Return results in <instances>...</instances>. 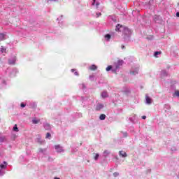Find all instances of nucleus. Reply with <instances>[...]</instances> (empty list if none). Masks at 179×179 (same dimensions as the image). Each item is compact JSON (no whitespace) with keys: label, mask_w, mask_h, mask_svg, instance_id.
<instances>
[{"label":"nucleus","mask_w":179,"mask_h":179,"mask_svg":"<svg viewBox=\"0 0 179 179\" xmlns=\"http://www.w3.org/2000/svg\"><path fill=\"white\" fill-rule=\"evenodd\" d=\"M115 30L117 31H122L123 34H124V41H127V43L129 41L131 34H132V31H131V29H129L128 27L117 24Z\"/></svg>","instance_id":"1"},{"label":"nucleus","mask_w":179,"mask_h":179,"mask_svg":"<svg viewBox=\"0 0 179 179\" xmlns=\"http://www.w3.org/2000/svg\"><path fill=\"white\" fill-rule=\"evenodd\" d=\"M122 65H124V60H118L117 62L114 63V66H108L106 68V71L110 72V71H111L113 73H117V72L121 69Z\"/></svg>","instance_id":"2"},{"label":"nucleus","mask_w":179,"mask_h":179,"mask_svg":"<svg viewBox=\"0 0 179 179\" xmlns=\"http://www.w3.org/2000/svg\"><path fill=\"white\" fill-rule=\"evenodd\" d=\"M153 20L155 23H158L159 24H160L163 22V18H162V16L160 15H155L153 17Z\"/></svg>","instance_id":"3"},{"label":"nucleus","mask_w":179,"mask_h":179,"mask_svg":"<svg viewBox=\"0 0 179 179\" xmlns=\"http://www.w3.org/2000/svg\"><path fill=\"white\" fill-rule=\"evenodd\" d=\"M55 149L57 153H64V152H65L64 148L60 145H55Z\"/></svg>","instance_id":"4"},{"label":"nucleus","mask_w":179,"mask_h":179,"mask_svg":"<svg viewBox=\"0 0 179 179\" xmlns=\"http://www.w3.org/2000/svg\"><path fill=\"white\" fill-rule=\"evenodd\" d=\"M138 72H139V67L131 69V70L130 71V75H138Z\"/></svg>","instance_id":"5"},{"label":"nucleus","mask_w":179,"mask_h":179,"mask_svg":"<svg viewBox=\"0 0 179 179\" xmlns=\"http://www.w3.org/2000/svg\"><path fill=\"white\" fill-rule=\"evenodd\" d=\"M104 108V105L100 103H96V111H100V110H103Z\"/></svg>","instance_id":"6"},{"label":"nucleus","mask_w":179,"mask_h":179,"mask_svg":"<svg viewBox=\"0 0 179 179\" xmlns=\"http://www.w3.org/2000/svg\"><path fill=\"white\" fill-rule=\"evenodd\" d=\"M15 63H16V57H13L8 59L9 65H15Z\"/></svg>","instance_id":"7"},{"label":"nucleus","mask_w":179,"mask_h":179,"mask_svg":"<svg viewBox=\"0 0 179 179\" xmlns=\"http://www.w3.org/2000/svg\"><path fill=\"white\" fill-rule=\"evenodd\" d=\"M92 5V6H95L96 9H99L100 3L99 1H96V0H93Z\"/></svg>","instance_id":"8"},{"label":"nucleus","mask_w":179,"mask_h":179,"mask_svg":"<svg viewBox=\"0 0 179 179\" xmlns=\"http://www.w3.org/2000/svg\"><path fill=\"white\" fill-rule=\"evenodd\" d=\"M3 40H6V32L0 33V41H3Z\"/></svg>","instance_id":"9"},{"label":"nucleus","mask_w":179,"mask_h":179,"mask_svg":"<svg viewBox=\"0 0 179 179\" xmlns=\"http://www.w3.org/2000/svg\"><path fill=\"white\" fill-rule=\"evenodd\" d=\"M145 104H152V99L148 96V94L145 95Z\"/></svg>","instance_id":"10"},{"label":"nucleus","mask_w":179,"mask_h":179,"mask_svg":"<svg viewBox=\"0 0 179 179\" xmlns=\"http://www.w3.org/2000/svg\"><path fill=\"white\" fill-rule=\"evenodd\" d=\"M43 127L45 131H50L51 130V125L48 123H43Z\"/></svg>","instance_id":"11"},{"label":"nucleus","mask_w":179,"mask_h":179,"mask_svg":"<svg viewBox=\"0 0 179 179\" xmlns=\"http://www.w3.org/2000/svg\"><path fill=\"white\" fill-rule=\"evenodd\" d=\"M161 76L162 78H166V76H169V72L166 70H162L161 71Z\"/></svg>","instance_id":"12"},{"label":"nucleus","mask_w":179,"mask_h":179,"mask_svg":"<svg viewBox=\"0 0 179 179\" xmlns=\"http://www.w3.org/2000/svg\"><path fill=\"white\" fill-rule=\"evenodd\" d=\"M36 142H37L38 143H43L44 142V141L41 140V136L38 135V137L36 138Z\"/></svg>","instance_id":"13"},{"label":"nucleus","mask_w":179,"mask_h":179,"mask_svg":"<svg viewBox=\"0 0 179 179\" xmlns=\"http://www.w3.org/2000/svg\"><path fill=\"white\" fill-rule=\"evenodd\" d=\"M7 166H8V163L4 161L3 164H0V168L2 169H6Z\"/></svg>","instance_id":"14"},{"label":"nucleus","mask_w":179,"mask_h":179,"mask_svg":"<svg viewBox=\"0 0 179 179\" xmlns=\"http://www.w3.org/2000/svg\"><path fill=\"white\" fill-rule=\"evenodd\" d=\"M89 69H90V71H96L97 69V66L92 64L89 67Z\"/></svg>","instance_id":"15"},{"label":"nucleus","mask_w":179,"mask_h":179,"mask_svg":"<svg viewBox=\"0 0 179 179\" xmlns=\"http://www.w3.org/2000/svg\"><path fill=\"white\" fill-rule=\"evenodd\" d=\"M101 96L103 99H106V97H108V94H107V92H103Z\"/></svg>","instance_id":"16"},{"label":"nucleus","mask_w":179,"mask_h":179,"mask_svg":"<svg viewBox=\"0 0 179 179\" xmlns=\"http://www.w3.org/2000/svg\"><path fill=\"white\" fill-rule=\"evenodd\" d=\"M119 155L122 156V157H127V152H125L124 151H120Z\"/></svg>","instance_id":"17"},{"label":"nucleus","mask_w":179,"mask_h":179,"mask_svg":"<svg viewBox=\"0 0 179 179\" xmlns=\"http://www.w3.org/2000/svg\"><path fill=\"white\" fill-rule=\"evenodd\" d=\"M111 39V35L108 34L106 35H105V40L106 41H110V40Z\"/></svg>","instance_id":"18"},{"label":"nucleus","mask_w":179,"mask_h":179,"mask_svg":"<svg viewBox=\"0 0 179 179\" xmlns=\"http://www.w3.org/2000/svg\"><path fill=\"white\" fill-rule=\"evenodd\" d=\"M160 54H162L161 51H156L154 52V57H155V58H158V55H160Z\"/></svg>","instance_id":"19"},{"label":"nucleus","mask_w":179,"mask_h":179,"mask_svg":"<svg viewBox=\"0 0 179 179\" xmlns=\"http://www.w3.org/2000/svg\"><path fill=\"white\" fill-rule=\"evenodd\" d=\"M38 122H40V119H36V118H34L33 120H32V123L33 124H38Z\"/></svg>","instance_id":"20"},{"label":"nucleus","mask_w":179,"mask_h":179,"mask_svg":"<svg viewBox=\"0 0 179 179\" xmlns=\"http://www.w3.org/2000/svg\"><path fill=\"white\" fill-rule=\"evenodd\" d=\"M110 151H108V150H105L103 152V156H104L105 157H107V156H108V155H110Z\"/></svg>","instance_id":"21"},{"label":"nucleus","mask_w":179,"mask_h":179,"mask_svg":"<svg viewBox=\"0 0 179 179\" xmlns=\"http://www.w3.org/2000/svg\"><path fill=\"white\" fill-rule=\"evenodd\" d=\"M99 120H101V121H104V120H106V115L105 114H101L99 116Z\"/></svg>","instance_id":"22"},{"label":"nucleus","mask_w":179,"mask_h":179,"mask_svg":"<svg viewBox=\"0 0 179 179\" xmlns=\"http://www.w3.org/2000/svg\"><path fill=\"white\" fill-rule=\"evenodd\" d=\"M0 83L3 86H6V81H5V80L0 79Z\"/></svg>","instance_id":"23"},{"label":"nucleus","mask_w":179,"mask_h":179,"mask_svg":"<svg viewBox=\"0 0 179 179\" xmlns=\"http://www.w3.org/2000/svg\"><path fill=\"white\" fill-rule=\"evenodd\" d=\"M80 89H83V90H85V89H86V85L85 84H80Z\"/></svg>","instance_id":"24"},{"label":"nucleus","mask_w":179,"mask_h":179,"mask_svg":"<svg viewBox=\"0 0 179 179\" xmlns=\"http://www.w3.org/2000/svg\"><path fill=\"white\" fill-rule=\"evenodd\" d=\"M13 131H15V132H19V129L17 128V126L16 124H15V126L13 127Z\"/></svg>","instance_id":"25"},{"label":"nucleus","mask_w":179,"mask_h":179,"mask_svg":"<svg viewBox=\"0 0 179 179\" xmlns=\"http://www.w3.org/2000/svg\"><path fill=\"white\" fill-rule=\"evenodd\" d=\"M164 108H166V110H170V108H171V106H170L169 104H165Z\"/></svg>","instance_id":"26"},{"label":"nucleus","mask_w":179,"mask_h":179,"mask_svg":"<svg viewBox=\"0 0 179 179\" xmlns=\"http://www.w3.org/2000/svg\"><path fill=\"white\" fill-rule=\"evenodd\" d=\"M5 141V137L2 136L0 134V143Z\"/></svg>","instance_id":"27"},{"label":"nucleus","mask_w":179,"mask_h":179,"mask_svg":"<svg viewBox=\"0 0 179 179\" xmlns=\"http://www.w3.org/2000/svg\"><path fill=\"white\" fill-rule=\"evenodd\" d=\"M46 151H47V149H43V148L39 149V153H44Z\"/></svg>","instance_id":"28"},{"label":"nucleus","mask_w":179,"mask_h":179,"mask_svg":"<svg viewBox=\"0 0 179 179\" xmlns=\"http://www.w3.org/2000/svg\"><path fill=\"white\" fill-rule=\"evenodd\" d=\"M100 157V155H99V153H96V155H95V157H94V160L95 161H97V160H99V157Z\"/></svg>","instance_id":"29"},{"label":"nucleus","mask_w":179,"mask_h":179,"mask_svg":"<svg viewBox=\"0 0 179 179\" xmlns=\"http://www.w3.org/2000/svg\"><path fill=\"white\" fill-rule=\"evenodd\" d=\"M46 139H51V134L50 133L46 134Z\"/></svg>","instance_id":"30"},{"label":"nucleus","mask_w":179,"mask_h":179,"mask_svg":"<svg viewBox=\"0 0 179 179\" xmlns=\"http://www.w3.org/2000/svg\"><path fill=\"white\" fill-rule=\"evenodd\" d=\"M153 2H154L153 0H150L149 2H148V5H149L150 6H152V5H153Z\"/></svg>","instance_id":"31"},{"label":"nucleus","mask_w":179,"mask_h":179,"mask_svg":"<svg viewBox=\"0 0 179 179\" xmlns=\"http://www.w3.org/2000/svg\"><path fill=\"white\" fill-rule=\"evenodd\" d=\"M3 174H5V171L0 169V177H2V176H3Z\"/></svg>","instance_id":"32"},{"label":"nucleus","mask_w":179,"mask_h":179,"mask_svg":"<svg viewBox=\"0 0 179 179\" xmlns=\"http://www.w3.org/2000/svg\"><path fill=\"white\" fill-rule=\"evenodd\" d=\"M118 176H120V173L118 172L113 173V176L114 177H118Z\"/></svg>","instance_id":"33"},{"label":"nucleus","mask_w":179,"mask_h":179,"mask_svg":"<svg viewBox=\"0 0 179 179\" xmlns=\"http://www.w3.org/2000/svg\"><path fill=\"white\" fill-rule=\"evenodd\" d=\"M122 134H123V138H127V136H128V133L127 132H123Z\"/></svg>","instance_id":"34"},{"label":"nucleus","mask_w":179,"mask_h":179,"mask_svg":"<svg viewBox=\"0 0 179 179\" xmlns=\"http://www.w3.org/2000/svg\"><path fill=\"white\" fill-rule=\"evenodd\" d=\"M1 52H5L6 51V49L1 46Z\"/></svg>","instance_id":"35"},{"label":"nucleus","mask_w":179,"mask_h":179,"mask_svg":"<svg viewBox=\"0 0 179 179\" xmlns=\"http://www.w3.org/2000/svg\"><path fill=\"white\" fill-rule=\"evenodd\" d=\"M17 72V69H14L12 70V73H16Z\"/></svg>","instance_id":"36"},{"label":"nucleus","mask_w":179,"mask_h":179,"mask_svg":"<svg viewBox=\"0 0 179 179\" xmlns=\"http://www.w3.org/2000/svg\"><path fill=\"white\" fill-rule=\"evenodd\" d=\"M97 17H100L101 16V13H96Z\"/></svg>","instance_id":"37"},{"label":"nucleus","mask_w":179,"mask_h":179,"mask_svg":"<svg viewBox=\"0 0 179 179\" xmlns=\"http://www.w3.org/2000/svg\"><path fill=\"white\" fill-rule=\"evenodd\" d=\"M20 106H21V107H22V108H24V107H26V104H24V103H22Z\"/></svg>","instance_id":"38"},{"label":"nucleus","mask_w":179,"mask_h":179,"mask_svg":"<svg viewBox=\"0 0 179 179\" xmlns=\"http://www.w3.org/2000/svg\"><path fill=\"white\" fill-rule=\"evenodd\" d=\"M74 75H75L76 76H79V73H78V71H76V72L74 73Z\"/></svg>","instance_id":"39"},{"label":"nucleus","mask_w":179,"mask_h":179,"mask_svg":"<svg viewBox=\"0 0 179 179\" xmlns=\"http://www.w3.org/2000/svg\"><path fill=\"white\" fill-rule=\"evenodd\" d=\"M48 2H49V1H53V2H58V0H47Z\"/></svg>","instance_id":"40"},{"label":"nucleus","mask_w":179,"mask_h":179,"mask_svg":"<svg viewBox=\"0 0 179 179\" xmlns=\"http://www.w3.org/2000/svg\"><path fill=\"white\" fill-rule=\"evenodd\" d=\"M176 95L178 97H179V91H176Z\"/></svg>","instance_id":"41"},{"label":"nucleus","mask_w":179,"mask_h":179,"mask_svg":"<svg viewBox=\"0 0 179 179\" xmlns=\"http://www.w3.org/2000/svg\"><path fill=\"white\" fill-rule=\"evenodd\" d=\"M121 48H122V50H124L125 49V45H122Z\"/></svg>","instance_id":"42"},{"label":"nucleus","mask_w":179,"mask_h":179,"mask_svg":"<svg viewBox=\"0 0 179 179\" xmlns=\"http://www.w3.org/2000/svg\"><path fill=\"white\" fill-rule=\"evenodd\" d=\"M36 107H37V104L33 103V108H36Z\"/></svg>","instance_id":"43"},{"label":"nucleus","mask_w":179,"mask_h":179,"mask_svg":"<svg viewBox=\"0 0 179 179\" xmlns=\"http://www.w3.org/2000/svg\"><path fill=\"white\" fill-rule=\"evenodd\" d=\"M93 78H94V76H90V79L92 80V79H93Z\"/></svg>","instance_id":"44"},{"label":"nucleus","mask_w":179,"mask_h":179,"mask_svg":"<svg viewBox=\"0 0 179 179\" xmlns=\"http://www.w3.org/2000/svg\"><path fill=\"white\" fill-rule=\"evenodd\" d=\"M129 120L131 121V122H134V119H132V117H129Z\"/></svg>","instance_id":"45"},{"label":"nucleus","mask_w":179,"mask_h":179,"mask_svg":"<svg viewBox=\"0 0 179 179\" xmlns=\"http://www.w3.org/2000/svg\"><path fill=\"white\" fill-rule=\"evenodd\" d=\"M142 119L143 120H146V116H145V115L142 116Z\"/></svg>","instance_id":"46"},{"label":"nucleus","mask_w":179,"mask_h":179,"mask_svg":"<svg viewBox=\"0 0 179 179\" xmlns=\"http://www.w3.org/2000/svg\"><path fill=\"white\" fill-rule=\"evenodd\" d=\"M176 16H177V17H179V12L176 13Z\"/></svg>","instance_id":"47"},{"label":"nucleus","mask_w":179,"mask_h":179,"mask_svg":"<svg viewBox=\"0 0 179 179\" xmlns=\"http://www.w3.org/2000/svg\"><path fill=\"white\" fill-rule=\"evenodd\" d=\"M174 150H176V148H171L172 152H174Z\"/></svg>","instance_id":"48"},{"label":"nucleus","mask_w":179,"mask_h":179,"mask_svg":"<svg viewBox=\"0 0 179 179\" xmlns=\"http://www.w3.org/2000/svg\"><path fill=\"white\" fill-rule=\"evenodd\" d=\"M75 71H76V70L73 69H71V72H75Z\"/></svg>","instance_id":"49"},{"label":"nucleus","mask_w":179,"mask_h":179,"mask_svg":"<svg viewBox=\"0 0 179 179\" xmlns=\"http://www.w3.org/2000/svg\"><path fill=\"white\" fill-rule=\"evenodd\" d=\"M55 179H61V178H57V177H55Z\"/></svg>","instance_id":"50"},{"label":"nucleus","mask_w":179,"mask_h":179,"mask_svg":"<svg viewBox=\"0 0 179 179\" xmlns=\"http://www.w3.org/2000/svg\"><path fill=\"white\" fill-rule=\"evenodd\" d=\"M147 38H148V40H150V38L149 37H147Z\"/></svg>","instance_id":"51"},{"label":"nucleus","mask_w":179,"mask_h":179,"mask_svg":"<svg viewBox=\"0 0 179 179\" xmlns=\"http://www.w3.org/2000/svg\"><path fill=\"white\" fill-rule=\"evenodd\" d=\"M178 178H179V174L177 176Z\"/></svg>","instance_id":"52"},{"label":"nucleus","mask_w":179,"mask_h":179,"mask_svg":"<svg viewBox=\"0 0 179 179\" xmlns=\"http://www.w3.org/2000/svg\"><path fill=\"white\" fill-rule=\"evenodd\" d=\"M57 20H59V18H57Z\"/></svg>","instance_id":"53"},{"label":"nucleus","mask_w":179,"mask_h":179,"mask_svg":"<svg viewBox=\"0 0 179 179\" xmlns=\"http://www.w3.org/2000/svg\"><path fill=\"white\" fill-rule=\"evenodd\" d=\"M59 23H61V22L59 21Z\"/></svg>","instance_id":"54"},{"label":"nucleus","mask_w":179,"mask_h":179,"mask_svg":"<svg viewBox=\"0 0 179 179\" xmlns=\"http://www.w3.org/2000/svg\"><path fill=\"white\" fill-rule=\"evenodd\" d=\"M10 76H12V74H10Z\"/></svg>","instance_id":"55"}]
</instances>
